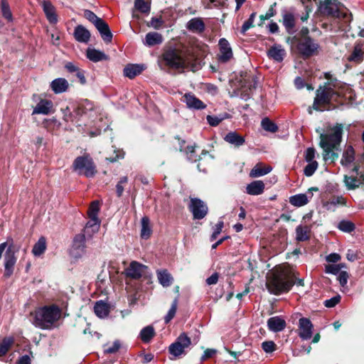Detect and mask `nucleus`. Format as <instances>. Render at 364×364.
Returning a JSON list of instances; mask_svg holds the SVG:
<instances>
[{
	"instance_id": "nucleus-64",
	"label": "nucleus",
	"mask_w": 364,
	"mask_h": 364,
	"mask_svg": "<svg viewBox=\"0 0 364 364\" xmlns=\"http://www.w3.org/2000/svg\"><path fill=\"white\" fill-rule=\"evenodd\" d=\"M121 347V343L119 341H115L112 346L105 349L106 353L112 354L117 353Z\"/></svg>"
},
{
	"instance_id": "nucleus-47",
	"label": "nucleus",
	"mask_w": 364,
	"mask_h": 364,
	"mask_svg": "<svg viewBox=\"0 0 364 364\" xmlns=\"http://www.w3.org/2000/svg\"><path fill=\"white\" fill-rule=\"evenodd\" d=\"M261 125L263 129L271 133H275L278 130L277 125L268 117L262 120Z\"/></svg>"
},
{
	"instance_id": "nucleus-19",
	"label": "nucleus",
	"mask_w": 364,
	"mask_h": 364,
	"mask_svg": "<svg viewBox=\"0 0 364 364\" xmlns=\"http://www.w3.org/2000/svg\"><path fill=\"white\" fill-rule=\"evenodd\" d=\"M55 111L51 100H41L34 108L32 114H49Z\"/></svg>"
},
{
	"instance_id": "nucleus-16",
	"label": "nucleus",
	"mask_w": 364,
	"mask_h": 364,
	"mask_svg": "<svg viewBox=\"0 0 364 364\" xmlns=\"http://www.w3.org/2000/svg\"><path fill=\"white\" fill-rule=\"evenodd\" d=\"M220 53L218 60L221 63L229 62L233 57L232 50L229 42L225 38H220L218 43Z\"/></svg>"
},
{
	"instance_id": "nucleus-17",
	"label": "nucleus",
	"mask_w": 364,
	"mask_h": 364,
	"mask_svg": "<svg viewBox=\"0 0 364 364\" xmlns=\"http://www.w3.org/2000/svg\"><path fill=\"white\" fill-rule=\"evenodd\" d=\"M299 336L301 339L308 340L311 338L313 324L309 318H301L299 321Z\"/></svg>"
},
{
	"instance_id": "nucleus-51",
	"label": "nucleus",
	"mask_w": 364,
	"mask_h": 364,
	"mask_svg": "<svg viewBox=\"0 0 364 364\" xmlns=\"http://www.w3.org/2000/svg\"><path fill=\"white\" fill-rule=\"evenodd\" d=\"M128 182L127 176H122L116 185V194L118 198H121L123 195L124 187V186Z\"/></svg>"
},
{
	"instance_id": "nucleus-46",
	"label": "nucleus",
	"mask_w": 364,
	"mask_h": 364,
	"mask_svg": "<svg viewBox=\"0 0 364 364\" xmlns=\"http://www.w3.org/2000/svg\"><path fill=\"white\" fill-rule=\"evenodd\" d=\"M178 298L176 297L171 304L170 309L164 317V323L166 324L168 323L174 318L178 308Z\"/></svg>"
},
{
	"instance_id": "nucleus-52",
	"label": "nucleus",
	"mask_w": 364,
	"mask_h": 364,
	"mask_svg": "<svg viewBox=\"0 0 364 364\" xmlns=\"http://www.w3.org/2000/svg\"><path fill=\"white\" fill-rule=\"evenodd\" d=\"M1 10L2 16L9 21H12V14L6 0H1Z\"/></svg>"
},
{
	"instance_id": "nucleus-26",
	"label": "nucleus",
	"mask_w": 364,
	"mask_h": 364,
	"mask_svg": "<svg viewBox=\"0 0 364 364\" xmlns=\"http://www.w3.org/2000/svg\"><path fill=\"white\" fill-rule=\"evenodd\" d=\"M224 140L226 142L234 145L235 147H240L245 142L244 136L236 132H228L224 137Z\"/></svg>"
},
{
	"instance_id": "nucleus-50",
	"label": "nucleus",
	"mask_w": 364,
	"mask_h": 364,
	"mask_svg": "<svg viewBox=\"0 0 364 364\" xmlns=\"http://www.w3.org/2000/svg\"><path fill=\"white\" fill-rule=\"evenodd\" d=\"M358 178L353 176H344V183L348 190H355L359 187V185L356 183Z\"/></svg>"
},
{
	"instance_id": "nucleus-45",
	"label": "nucleus",
	"mask_w": 364,
	"mask_h": 364,
	"mask_svg": "<svg viewBox=\"0 0 364 364\" xmlns=\"http://www.w3.org/2000/svg\"><path fill=\"white\" fill-rule=\"evenodd\" d=\"M14 343L12 338L6 337L0 343V356H4L7 354Z\"/></svg>"
},
{
	"instance_id": "nucleus-20",
	"label": "nucleus",
	"mask_w": 364,
	"mask_h": 364,
	"mask_svg": "<svg viewBox=\"0 0 364 364\" xmlns=\"http://www.w3.org/2000/svg\"><path fill=\"white\" fill-rule=\"evenodd\" d=\"M267 326L269 331L277 333L283 331L287 326V323L284 319L277 316L267 320Z\"/></svg>"
},
{
	"instance_id": "nucleus-62",
	"label": "nucleus",
	"mask_w": 364,
	"mask_h": 364,
	"mask_svg": "<svg viewBox=\"0 0 364 364\" xmlns=\"http://www.w3.org/2000/svg\"><path fill=\"white\" fill-rule=\"evenodd\" d=\"M329 203L333 205H346V200L343 196H333L330 200Z\"/></svg>"
},
{
	"instance_id": "nucleus-35",
	"label": "nucleus",
	"mask_w": 364,
	"mask_h": 364,
	"mask_svg": "<svg viewBox=\"0 0 364 364\" xmlns=\"http://www.w3.org/2000/svg\"><path fill=\"white\" fill-rule=\"evenodd\" d=\"M100 225V220L99 218H96V220H95L92 219H90V220L86 223L85 227L82 230V232L91 237L92 234L97 232L98 231Z\"/></svg>"
},
{
	"instance_id": "nucleus-34",
	"label": "nucleus",
	"mask_w": 364,
	"mask_h": 364,
	"mask_svg": "<svg viewBox=\"0 0 364 364\" xmlns=\"http://www.w3.org/2000/svg\"><path fill=\"white\" fill-rule=\"evenodd\" d=\"M157 277L159 283L164 287L171 286L173 281V278L167 269L158 270Z\"/></svg>"
},
{
	"instance_id": "nucleus-41",
	"label": "nucleus",
	"mask_w": 364,
	"mask_h": 364,
	"mask_svg": "<svg viewBox=\"0 0 364 364\" xmlns=\"http://www.w3.org/2000/svg\"><path fill=\"white\" fill-rule=\"evenodd\" d=\"M155 334L154 327L147 326L141 330L140 338L144 343H147L154 337Z\"/></svg>"
},
{
	"instance_id": "nucleus-28",
	"label": "nucleus",
	"mask_w": 364,
	"mask_h": 364,
	"mask_svg": "<svg viewBox=\"0 0 364 364\" xmlns=\"http://www.w3.org/2000/svg\"><path fill=\"white\" fill-rule=\"evenodd\" d=\"M145 67L143 65L139 64H129L124 68V76L132 79L136 75L141 73L144 70Z\"/></svg>"
},
{
	"instance_id": "nucleus-40",
	"label": "nucleus",
	"mask_w": 364,
	"mask_h": 364,
	"mask_svg": "<svg viewBox=\"0 0 364 364\" xmlns=\"http://www.w3.org/2000/svg\"><path fill=\"white\" fill-rule=\"evenodd\" d=\"M289 203L296 207H301L309 203L307 196L304 193H299L289 198Z\"/></svg>"
},
{
	"instance_id": "nucleus-21",
	"label": "nucleus",
	"mask_w": 364,
	"mask_h": 364,
	"mask_svg": "<svg viewBox=\"0 0 364 364\" xmlns=\"http://www.w3.org/2000/svg\"><path fill=\"white\" fill-rule=\"evenodd\" d=\"M95 26L101 35L102 38L106 43H110L112 39V33L109 28L108 24L101 19Z\"/></svg>"
},
{
	"instance_id": "nucleus-39",
	"label": "nucleus",
	"mask_w": 364,
	"mask_h": 364,
	"mask_svg": "<svg viewBox=\"0 0 364 364\" xmlns=\"http://www.w3.org/2000/svg\"><path fill=\"white\" fill-rule=\"evenodd\" d=\"M141 237L146 240L150 237L152 233V230L150 227V220L147 216H144L141 218Z\"/></svg>"
},
{
	"instance_id": "nucleus-58",
	"label": "nucleus",
	"mask_w": 364,
	"mask_h": 364,
	"mask_svg": "<svg viewBox=\"0 0 364 364\" xmlns=\"http://www.w3.org/2000/svg\"><path fill=\"white\" fill-rule=\"evenodd\" d=\"M124 156V153L121 150H114V154L109 156L106 157V161L110 163L117 162L119 159H123Z\"/></svg>"
},
{
	"instance_id": "nucleus-36",
	"label": "nucleus",
	"mask_w": 364,
	"mask_h": 364,
	"mask_svg": "<svg viewBox=\"0 0 364 364\" xmlns=\"http://www.w3.org/2000/svg\"><path fill=\"white\" fill-rule=\"evenodd\" d=\"M283 25L289 33L293 32L295 27V18L292 13L286 12L283 14Z\"/></svg>"
},
{
	"instance_id": "nucleus-63",
	"label": "nucleus",
	"mask_w": 364,
	"mask_h": 364,
	"mask_svg": "<svg viewBox=\"0 0 364 364\" xmlns=\"http://www.w3.org/2000/svg\"><path fill=\"white\" fill-rule=\"evenodd\" d=\"M325 272L328 274H337L341 272L339 270V266L335 264L326 265Z\"/></svg>"
},
{
	"instance_id": "nucleus-18",
	"label": "nucleus",
	"mask_w": 364,
	"mask_h": 364,
	"mask_svg": "<svg viewBox=\"0 0 364 364\" xmlns=\"http://www.w3.org/2000/svg\"><path fill=\"white\" fill-rule=\"evenodd\" d=\"M286 50L279 44L272 46L267 51V56L278 63L282 62L286 56Z\"/></svg>"
},
{
	"instance_id": "nucleus-32",
	"label": "nucleus",
	"mask_w": 364,
	"mask_h": 364,
	"mask_svg": "<svg viewBox=\"0 0 364 364\" xmlns=\"http://www.w3.org/2000/svg\"><path fill=\"white\" fill-rule=\"evenodd\" d=\"M187 28L193 33H200L205 29V25L203 21L198 18L191 19L187 23Z\"/></svg>"
},
{
	"instance_id": "nucleus-31",
	"label": "nucleus",
	"mask_w": 364,
	"mask_h": 364,
	"mask_svg": "<svg viewBox=\"0 0 364 364\" xmlns=\"http://www.w3.org/2000/svg\"><path fill=\"white\" fill-rule=\"evenodd\" d=\"M163 42V37L161 34L156 32H149L146 33L144 44L147 46H154L155 45L161 44Z\"/></svg>"
},
{
	"instance_id": "nucleus-22",
	"label": "nucleus",
	"mask_w": 364,
	"mask_h": 364,
	"mask_svg": "<svg viewBox=\"0 0 364 364\" xmlns=\"http://www.w3.org/2000/svg\"><path fill=\"white\" fill-rule=\"evenodd\" d=\"M50 88L55 94H60L67 91L69 87L68 80L63 77H58L50 82Z\"/></svg>"
},
{
	"instance_id": "nucleus-53",
	"label": "nucleus",
	"mask_w": 364,
	"mask_h": 364,
	"mask_svg": "<svg viewBox=\"0 0 364 364\" xmlns=\"http://www.w3.org/2000/svg\"><path fill=\"white\" fill-rule=\"evenodd\" d=\"M309 164L304 167V173L306 176H311L318 168V164L316 161L308 162Z\"/></svg>"
},
{
	"instance_id": "nucleus-55",
	"label": "nucleus",
	"mask_w": 364,
	"mask_h": 364,
	"mask_svg": "<svg viewBox=\"0 0 364 364\" xmlns=\"http://www.w3.org/2000/svg\"><path fill=\"white\" fill-rule=\"evenodd\" d=\"M262 348L265 353H270L277 350V345L272 341H266L262 343Z\"/></svg>"
},
{
	"instance_id": "nucleus-57",
	"label": "nucleus",
	"mask_w": 364,
	"mask_h": 364,
	"mask_svg": "<svg viewBox=\"0 0 364 364\" xmlns=\"http://www.w3.org/2000/svg\"><path fill=\"white\" fill-rule=\"evenodd\" d=\"M341 299V296L339 294L323 301V304L327 308H333L336 306Z\"/></svg>"
},
{
	"instance_id": "nucleus-61",
	"label": "nucleus",
	"mask_w": 364,
	"mask_h": 364,
	"mask_svg": "<svg viewBox=\"0 0 364 364\" xmlns=\"http://www.w3.org/2000/svg\"><path fill=\"white\" fill-rule=\"evenodd\" d=\"M348 278H349L348 273L346 271H341L338 274V277L337 279L339 282L340 285L341 287H344L347 284Z\"/></svg>"
},
{
	"instance_id": "nucleus-14",
	"label": "nucleus",
	"mask_w": 364,
	"mask_h": 364,
	"mask_svg": "<svg viewBox=\"0 0 364 364\" xmlns=\"http://www.w3.org/2000/svg\"><path fill=\"white\" fill-rule=\"evenodd\" d=\"M147 267L136 261H133L129 266L125 269L124 274L126 277L132 279L138 280L141 278L144 271Z\"/></svg>"
},
{
	"instance_id": "nucleus-60",
	"label": "nucleus",
	"mask_w": 364,
	"mask_h": 364,
	"mask_svg": "<svg viewBox=\"0 0 364 364\" xmlns=\"http://www.w3.org/2000/svg\"><path fill=\"white\" fill-rule=\"evenodd\" d=\"M85 17L92 22L94 25L98 23L102 18L97 17L92 11L90 10H85L84 13Z\"/></svg>"
},
{
	"instance_id": "nucleus-27",
	"label": "nucleus",
	"mask_w": 364,
	"mask_h": 364,
	"mask_svg": "<svg viewBox=\"0 0 364 364\" xmlns=\"http://www.w3.org/2000/svg\"><path fill=\"white\" fill-rule=\"evenodd\" d=\"M264 183L262 181H254L246 187V192L249 195L257 196L264 192Z\"/></svg>"
},
{
	"instance_id": "nucleus-4",
	"label": "nucleus",
	"mask_w": 364,
	"mask_h": 364,
	"mask_svg": "<svg viewBox=\"0 0 364 364\" xmlns=\"http://www.w3.org/2000/svg\"><path fill=\"white\" fill-rule=\"evenodd\" d=\"M333 87H335V85H332L331 82H326L323 86H319L316 91L313 105L309 107V112H311V109L316 112L329 109L331 100L337 95Z\"/></svg>"
},
{
	"instance_id": "nucleus-59",
	"label": "nucleus",
	"mask_w": 364,
	"mask_h": 364,
	"mask_svg": "<svg viewBox=\"0 0 364 364\" xmlns=\"http://www.w3.org/2000/svg\"><path fill=\"white\" fill-rule=\"evenodd\" d=\"M255 16H256V14L255 13H252L250 15L249 19L244 22V23H243V25L242 26V28H241V32L242 33H245L249 28H250L252 26V24L254 23V21H255Z\"/></svg>"
},
{
	"instance_id": "nucleus-24",
	"label": "nucleus",
	"mask_w": 364,
	"mask_h": 364,
	"mask_svg": "<svg viewBox=\"0 0 364 364\" xmlns=\"http://www.w3.org/2000/svg\"><path fill=\"white\" fill-rule=\"evenodd\" d=\"M312 225H299L296 228V240L299 242L307 241L311 237V230Z\"/></svg>"
},
{
	"instance_id": "nucleus-43",
	"label": "nucleus",
	"mask_w": 364,
	"mask_h": 364,
	"mask_svg": "<svg viewBox=\"0 0 364 364\" xmlns=\"http://www.w3.org/2000/svg\"><path fill=\"white\" fill-rule=\"evenodd\" d=\"M46 250V240L44 237H41L38 242L33 245L32 253L35 256L41 255Z\"/></svg>"
},
{
	"instance_id": "nucleus-2",
	"label": "nucleus",
	"mask_w": 364,
	"mask_h": 364,
	"mask_svg": "<svg viewBox=\"0 0 364 364\" xmlns=\"http://www.w3.org/2000/svg\"><path fill=\"white\" fill-rule=\"evenodd\" d=\"M163 59L166 63L173 68H188L193 70L195 68L193 61L196 56L193 52L183 45L170 47L163 54Z\"/></svg>"
},
{
	"instance_id": "nucleus-3",
	"label": "nucleus",
	"mask_w": 364,
	"mask_h": 364,
	"mask_svg": "<svg viewBox=\"0 0 364 364\" xmlns=\"http://www.w3.org/2000/svg\"><path fill=\"white\" fill-rule=\"evenodd\" d=\"M294 284V279L290 278V274L284 271L274 273L266 282L268 291L274 295L289 292Z\"/></svg>"
},
{
	"instance_id": "nucleus-44",
	"label": "nucleus",
	"mask_w": 364,
	"mask_h": 364,
	"mask_svg": "<svg viewBox=\"0 0 364 364\" xmlns=\"http://www.w3.org/2000/svg\"><path fill=\"white\" fill-rule=\"evenodd\" d=\"M272 171L269 166L262 167L261 165L257 164L250 171L251 177H259L269 173Z\"/></svg>"
},
{
	"instance_id": "nucleus-49",
	"label": "nucleus",
	"mask_w": 364,
	"mask_h": 364,
	"mask_svg": "<svg viewBox=\"0 0 364 364\" xmlns=\"http://www.w3.org/2000/svg\"><path fill=\"white\" fill-rule=\"evenodd\" d=\"M338 228L344 232L350 233L355 230V225L350 220H343L339 222Z\"/></svg>"
},
{
	"instance_id": "nucleus-8",
	"label": "nucleus",
	"mask_w": 364,
	"mask_h": 364,
	"mask_svg": "<svg viewBox=\"0 0 364 364\" xmlns=\"http://www.w3.org/2000/svg\"><path fill=\"white\" fill-rule=\"evenodd\" d=\"M343 128L342 124H336L331 129V133L321 134L319 145L324 152L328 153L331 151V149H336V146L340 144L342 139Z\"/></svg>"
},
{
	"instance_id": "nucleus-56",
	"label": "nucleus",
	"mask_w": 364,
	"mask_h": 364,
	"mask_svg": "<svg viewBox=\"0 0 364 364\" xmlns=\"http://www.w3.org/2000/svg\"><path fill=\"white\" fill-rule=\"evenodd\" d=\"M134 6L142 13H147L150 10V6L144 0H135Z\"/></svg>"
},
{
	"instance_id": "nucleus-33",
	"label": "nucleus",
	"mask_w": 364,
	"mask_h": 364,
	"mask_svg": "<svg viewBox=\"0 0 364 364\" xmlns=\"http://www.w3.org/2000/svg\"><path fill=\"white\" fill-rule=\"evenodd\" d=\"M94 311L98 317L105 318L109 313V306L102 300L98 301L95 304Z\"/></svg>"
},
{
	"instance_id": "nucleus-15",
	"label": "nucleus",
	"mask_w": 364,
	"mask_h": 364,
	"mask_svg": "<svg viewBox=\"0 0 364 364\" xmlns=\"http://www.w3.org/2000/svg\"><path fill=\"white\" fill-rule=\"evenodd\" d=\"M66 110L77 114H87L94 111L93 104L87 100H84L77 103H71L70 106H66Z\"/></svg>"
},
{
	"instance_id": "nucleus-9",
	"label": "nucleus",
	"mask_w": 364,
	"mask_h": 364,
	"mask_svg": "<svg viewBox=\"0 0 364 364\" xmlns=\"http://www.w3.org/2000/svg\"><path fill=\"white\" fill-rule=\"evenodd\" d=\"M191 345V340L186 333H182L168 347V353L174 358L186 354L185 349Z\"/></svg>"
},
{
	"instance_id": "nucleus-11",
	"label": "nucleus",
	"mask_w": 364,
	"mask_h": 364,
	"mask_svg": "<svg viewBox=\"0 0 364 364\" xmlns=\"http://www.w3.org/2000/svg\"><path fill=\"white\" fill-rule=\"evenodd\" d=\"M85 233L80 232L74 236L70 248V255L75 259L82 257L86 252Z\"/></svg>"
},
{
	"instance_id": "nucleus-42",
	"label": "nucleus",
	"mask_w": 364,
	"mask_h": 364,
	"mask_svg": "<svg viewBox=\"0 0 364 364\" xmlns=\"http://www.w3.org/2000/svg\"><path fill=\"white\" fill-rule=\"evenodd\" d=\"M100 210V202L99 200H93L91 202L88 210L87 215L90 219L96 220L98 218V213Z\"/></svg>"
},
{
	"instance_id": "nucleus-1",
	"label": "nucleus",
	"mask_w": 364,
	"mask_h": 364,
	"mask_svg": "<svg viewBox=\"0 0 364 364\" xmlns=\"http://www.w3.org/2000/svg\"><path fill=\"white\" fill-rule=\"evenodd\" d=\"M61 309L55 304L36 308L30 313L32 323L43 330L53 328L55 323L61 317Z\"/></svg>"
},
{
	"instance_id": "nucleus-54",
	"label": "nucleus",
	"mask_w": 364,
	"mask_h": 364,
	"mask_svg": "<svg viewBox=\"0 0 364 364\" xmlns=\"http://www.w3.org/2000/svg\"><path fill=\"white\" fill-rule=\"evenodd\" d=\"M230 117H231V115H225V117L219 118L216 115H207V121H208V123L211 127H216L224 119L230 118Z\"/></svg>"
},
{
	"instance_id": "nucleus-10",
	"label": "nucleus",
	"mask_w": 364,
	"mask_h": 364,
	"mask_svg": "<svg viewBox=\"0 0 364 364\" xmlns=\"http://www.w3.org/2000/svg\"><path fill=\"white\" fill-rule=\"evenodd\" d=\"M344 6L337 0H325L321 5L322 13L337 18H345Z\"/></svg>"
},
{
	"instance_id": "nucleus-23",
	"label": "nucleus",
	"mask_w": 364,
	"mask_h": 364,
	"mask_svg": "<svg viewBox=\"0 0 364 364\" xmlns=\"http://www.w3.org/2000/svg\"><path fill=\"white\" fill-rule=\"evenodd\" d=\"M42 7L48 21L50 23H56L58 22V17L53 5L48 1H43L42 2Z\"/></svg>"
},
{
	"instance_id": "nucleus-6",
	"label": "nucleus",
	"mask_w": 364,
	"mask_h": 364,
	"mask_svg": "<svg viewBox=\"0 0 364 364\" xmlns=\"http://www.w3.org/2000/svg\"><path fill=\"white\" fill-rule=\"evenodd\" d=\"M72 169L86 178H93L97 173L93 159L87 153L75 158L72 164Z\"/></svg>"
},
{
	"instance_id": "nucleus-25",
	"label": "nucleus",
	"mask_w": 364,
	"mask_h": 364,
	"mask_svg": "<svg viewBox=\"0 0 364 364\" xmlns=\"http://www.w3.org/2000/svg\"><path fill=\"white\" fill-rule=\"evenodd\" d=\"M183 97L187 107L191 109H201L205 107V105L193 95L186 94Z\"/></svg>"
},
{
	"instance_id": "nucleus-12",
	"label": "nucleus",
	"mask_w": 364,
	"mask_h": 364,
	"mask_svg": "<svg viewBox=\"0 0 364 364\" xmlns=\"http://www.w3.org/2000/svg\"><path fill=\"white\" fill-rule=\"evenodd\" d=\"M189 210L193 213V219L201 220L204 218L208 212L207 205L200 198H191V203L188 206Z\"/></svg>"
},
{
	"instance_id": "nucleus-37",
	"label": "nucleus",
	"mask_w": 364,
	"mask_h": 364,
	"mask_svg": "<svg viewBox=\"0 0 364 364\" xmlns=\"http://www.w3.org/2000/svg\"><path fill=\"white\" fill-rule=\"evenodd\" d=\"M355 160V150L352 146H348L344 151L341 161L343 166H348Z\"/></svg>"
},
{
	"instance_id": "nucleus-48",
	"label": "nucleus",
	"mask_w": 364,
	"mask_h": 364,
	"mask_svg": "<svg viewBox=\"0 0 364 364\" xmlns=\"http://www.w3.org/2000/svg\"><path fill=\"white\" fill-rule=\"evenodd\" d=\"M363 53L362 52L361 46L360 45H356L348 59L349 61L359 63L363 60Z\"/></svg>"
},
{
	"instance_id": "nucleus-5",
	"label": "nucleus",
	"mask_w": 364,
	"mask_h": 364,
	"mask_svg": "<svg viewBox=\"0 0 364 364\" xmlns=\"http://www.w3.org/2000/svg\"><path fill=\"white\" fill-rule=\"evenodd\" d=\"M256 76L244 72L236 79L234 93L244 100H247L252 95L257 86Z\"/></svg>"
},
{
	"instance_id": "nucleus-29",
	"label": "nucleus",
	"mask_w": 364,
	"mask_h": 364,
	"mask_svg": "<svg viewBox=\"0 0 364 364\" xmlns=\"http://www.w3.org/2000/svg\"><path fill=\"white\" fill-rule=\"evenodd\" d=\"M33 122L37 123V125L41 124V125L48 131L58 129L60 125V123L54 117L51 119L41 118L40 120H37L36 117H33Z\"/></svg>"
},
{
	"instance_id": "nucleus-30",
	"label": "nucleus",
	"mask_w": 364,
	"mask_h": 364,
	"mask_svg": "<svg viewBox=\"0 0 364 364\" xmlns=\"http://www.w3.org/2000/svg\"><path fill=\"white\" fill-rule=\"evenodd\" d=\"M74 36L76 41L80 43H87L90 38V33L82 26H77L74 31Z\"/></svg>"
},
{
	"instance_id": "nucleus-13",
	"label": "nucleus",
	"mask_w": 364,
	"mask_h": 364,
	"mask_svg": "<svg viewBox=\"0 0 364 364\" xmlns=\"http://www.w3.org/2000/svg\"><path fill=\"white\" fill-rule=\"evenodd\" d=\"M319 46L310 37H305L298 44L299 52L304 57H309L316 53Z\"/></svg>"
},
{
	"instance_id": "nucleus-38",
	"label": "nucleus",
	"mask_w": 364,
	"mask_h": 364,
	"mask_svg": "<svg viewBox=\"0 0 364 364\" xmlns=\"http://www.w3.org/2000/svg\"><path fill=\"white\" fill-rule=\"evenodd\" d=\"M87 58L92 62H99L107 59V56L103 52L91 48H88L87 50Z\"/></svg>"
},
{
	"instance_id": "nucleus-7",
	"label": "nucleus",
	"mask_w": 364,
	"mask_h": 364,
	"mask_svg": "<svg viewBox=\"0 0 364 364\" xmlns=\"http://www.w3.org/2000/svg\"><path fill=\"white\" fill-rule=\"evenodd\" d=\"M6 245V252L4 254V273L5 278H9L14 274L15 264L17 262L16 253L19 251V247L14 244V240L11 236L6 238L4 242Z\"/></svg>"
}]
</instances>
